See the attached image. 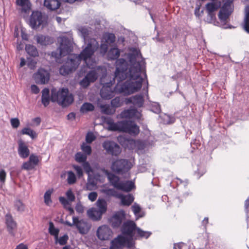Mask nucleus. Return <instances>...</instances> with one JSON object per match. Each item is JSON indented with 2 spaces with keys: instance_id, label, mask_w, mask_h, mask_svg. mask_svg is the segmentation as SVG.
Returning <instances> with one entry per match:
<instances>
[{
  "instance_id": "nucleus-1",
  "label": "nucleus",
  "mask_w": 249,
  "mask_h": 249,
  "mask_svg": "<svg viewBox=\"0 0 249 249\" xmlns=\"http://www.w3.org/2000/svg\"><path fill=\"white\" fill-rule=\"evenodd\" d=\"M120 54V50L117 48H113L108 51L107 57L110 60L117 59L115 62V77L118 82L122 81L126 78L128 79L123 84H117L114 91L124 95H129L138 91L142 88L143 79L141 75L142 65L144 62L143 60H139L141 54L138 52L129 53L128 59L131 66L127 71L128 64L124 58L118 59Z\"/></svg>"
},
{
  "instance_id": "nucleus-2",
  "label": "nucleus",
  "mask_w": 249,
  "mask_h": 249,
  "mask_svg": "<svg viewBox=\"0 0 249 249\" xmlns=\"http://www.w3.org/2000/svg\"><path fill=\"white\" fill-rule=\"evenodd\" d=\"M98 47L99 43L95 39H89L86 47L80 54H73L69 56L66 63L60 68V73L63 75H66L75 71L81 60L85 61L88 68H93L95 65V62L92 61L91 64H89L88 60H90L91 56Z\"/></svg>"
},
{
  "instance_id": "nucleus-3",
  "label": "nucleus",
  "mask_w": 249,
  "mask_h": 249,
  "mask_svg": "<svg viewBox=\"0 0 249 249\" xmlns=\"http://www.w3.org/2000/svg\"><path fill=\"white\" fill-rule=\"evenodd\" d=\"M50 100L53 102H57L63 107H66L73 102L74 98L72 94L69 93L68 89L63 88L58 90L53 89L51 98L50 97H41V102L45 107L49 105Z\"/></svg>"
},
{
  "instance_id": "nucleus-4",
  "label": "nucleus",
  "mask_w": 249,
  "mask_h": 249,
  "mask_svg": "<svg viewBox=\"0 0 249 249\" xmlns=\"http://www.w3.org/2000/svg\"><path fill=\"white\" fill-rule=\"evenodd\" d=\"M108 129L111 131H118L128 133L131 135L136 136L140 132L139 127L131 121H121L115 123L111 118H108L106 121Z\"/></svg>"
},
{
  "instance_id": "nucleus-5",
  "label": "nucleus",
  "mask_w": 249,
  "mask_h": 249,
  "mask_svg": "<svg viewBox=\"0 0 249 249\" xmlns=\"http://www.w3.org/2000/svg\"><path fill=\"white\" fill-rule=\"evenodd\" d=\"M72 44L69 38L62 37L61 38L60 46L57 49L59 53L56 52H53L52 56L55 58H59L70 53L72 51Z\"/></svg>"
},
{
  "instance_id": "nucleus-6",
  "label": "nucleus",
  "mask_w": 249,
  "mask_h": 249,
  "mask_svg": "<svg viewBox=\"0 0 249 249\" xmlns=\"http://www.w3.org/2000/svg\"><path fill=\"white\" fill-rule=\"evenodd\" d=\"M131 167V162L124 159L116 160L112 163L111 165L112 170L114 172L121 175L127 172Z\"/></svg>"
},
{
  "instance_id": "nucleus-7",
  "label": "nucleus",
  "mask_w": 249,
  "mask_h": 249,
  "mask_svg": "<svg viewBox=\"0 0 249 249\" xmlns=\"http://www.w3.org/2000/svg\"><path fill=\"white\" fill-rule=\"evenodd\" d=\"M234 0H225L221 8L218 17L221 21L225 22L233 10V2Z\"/></svg>"
},
{
  "instance_id": "nucleus-8",
  "label": "nucleus",
  "mask_w": 249,
  "mask_h": 249,
  "mask_svg": "<svg viewBox=\"0 0 249 249\" xmlns=\"http://www.w3.org/2000/svg\"><path fill=\"white\" fill-rule=\"evenodd\" d=\"M115 79L117 80L114 77L112 81L103 84L102 88L100 90V95L102 98L105 99H110L114 96V91L112 90L111 86L115 82ZM118 81V80H117ZM120 82H118L117 84H121ZM122 83V84H123Z\"/></svg>"
},
{
  "instance_id": "nucleus-9",
  "label": "nucleus",
  "mask_w": 249,
  "mask_h": 249,
  "mask_svg": "<svg viewBox=\"0 0 249 249\" xmlns=\"http://www.w3.org/2000/svg\"><path fill=\"white\" fill-rule=\"evenodd\" d=\"M126 244L128 248L132 246V241L122 235H119L111 242L110 249H122Z\"/></svg>"
},
{
  "instance_id": "nucleus-10",
  "label": "nucleus",
  "mask_w": 249,
  "mask_h": 249,
  "mask_svg": "<svg viewBox=\"0 0 249 249\" xmlns=\"http://www.w3.org/2000/svg\"><path fill=\"white\" fill-rule=\"evenodd\" d=\"M43 17L40 12L34 11L30 18V25L34 29H37L43 23Z\"/></svg>"
},
{
  "instance_id": "nucleus-11",
  "label": "nucleus",
  "mask_w": 249,
  "mask_h": 249,
  "mask_svg": "<svg viewBox=\"0 0 249 249\" xmlns=\"http://www.w3.org/2000/svg\"><path fill=\"white\" fill-rule=\"evenodd\" d=\"M103 147L107 152L112 155L117 156L121 152L119 145L111 141H106L103 143Z\"/></svg>"
},
{
  "instance_id": "nucleus-12",
  "label": "nucleus",
  "mask_w": 249,
  "mask_h": 249,
  "mask_svg": "<svg viewBox=\"0 0 249 249\" xmlns=\"http://www.w3.org/2000/svg\"><path fill=\"white\" fill-rule=\"evenodd\" d=\"M72 220L79 233L81 234H86L89 231L90 226L88 223L84 219L79 220L77 217L73 216Z\"/></svg>"
},
{
  "instance_id": "nucleus-13",
  "label": "nucleus",
  "mask_w": 249,
  "mask_h": 249,
  "mask_svg": "<svg viewBox=\"0 0 249 249\" xmlns=\"http://www.w3.org/2000/svg\"><path fill=\"white\" fill-rule=\"evenodd\" d=\"M112 233V231L108 226L103 225L98 228L96 235L101 240H107L111 237Z\"/></svg>"
},
{
  "instance_id": "nucleus-14",
  "label": "nucleus",
  "mask_w": 249,
  "mask_h": 249,
  "mask_svg": "<svg viewBox=\"0 0 249 249\" xmlns=\"http://www.w3.org/2000/svg\"><path fill=\"white\" fill-rule=\"evenodd\" d=\"M98 78V74L95 70L89 71L85 77L80 81V86L84 88L88 87L91 83L95 82Z\"/></svg>"
},
{
  "instance_id": "nucleus-15",
  "label": "nucleus",
  "mask_w": 249,
  "mask_h": 249,
  "mask_svg": "<svg viewBox=\"0 0 249 249\" xmlns=\"http://www.w3.org/2000/svg\"><path fill=\"white\" fill-rule=\"evenodd\" d=\"M98 78V74L95 70L89 71L85 77L80 81V86L84 88L88 87L91 83L95 82Z\"/></svg>"
},
{
  "instance_id": "nucleus-16",
  "label": "nucleus",
  "mask_w": 249,
  "mask_h": 249,
  "mask_svg": "<svg viewBox=\"0 0 249 249\" xmlns=\"http://www.w3.org/2000/svg\"><path fill=\"white\" fill-rule=\"evenodd\" d=\"M34 77L36 83L44 84L49 81L50 74L47 71L40 69L34 74Z\"/></svg>"
},
{
  "instance_id": "nucleus-17",
  "label": "nucleus",
  "mask_w": 249,
  "mask_h": 249,
  "mask_svg": "<svg viewBox=\"0 0 249 249\" xmlns=\"http://www.w3.org/2000/svg\"><path fill=\"white\" fill-rule=\"evenodd\" d=\"M136 224L132 221H127L124 222L122 227L121 231L122 233L130 237L133 236V231H136Z\"/></svg>"
},
{
  "instance_id": "nucleus-18",
  "label": "nucleus",
  "mask_w": 249,
  "mask_h": 249,
  "mask_svg": "<svg viewBox=\"0 0 249 249\" xmlns=\"http://www.w3.org/2000/svg\"><path fill=\"white\" fill-rule=\"evenodd\" d=\"M5 223L9 233L11 235L14 236V230L17 229V223L14 220L12 216L9 213H7L5 215Z\"/></svg>"
},
{
  "instance_id": "nucleus-19",
  "label": "nucleus",
  "mask_w": 249,
  "mask_h": 249,
  "mask_svg": "<svg viewBox=\"0 0 249 249\" xmlns=\"http://www.w3.org/2000/svg\"><path fill=\"white\" fill-rule=\"evenodd\" d=\"M18 152L20 157L23 159L27 158L30 154V150L27 145L22 140L18 142Z\"/></svg>"
},
{
  "instance_id": "nucleus-20",
  "label": "nucleus",
  "mask_w": 249,
  "mask_h": 249,
  "mask_svg": "<svg viewBox=\"0 0 249 249\" xmlns=\"http://www.w3.org/2000/svg\"><path fill=\"white\" fill-rule=\"evenodd\" d=\"M144 103V99L143 95L142 94H137L128 98L126 103H131L134 106L140 107L143 106Z\"/></svg>"
},
{
  "instance_id": "nucleus-21",
  "label": "nucleus",
  "mask_w": 249,
  "mask_h": 249,
  "mask_svg": "<svg viewBox=\"0 0 249 249\" xmlns=\"http://www.w3.org/2000/svg\"><path fill=\"white\" fill-rule=\"evenodd\" d=\"M16 3L19 7V10L22 13H27L31 8L30 0H16Z\"/></svg>"
},
{
  "instance_id": "nucleus-22",
  "label": "nucleus",
  "mask_w": 249,
  "mask_h": 249,
  "mask_svg": "<svg viewBox=\"0 0 249 249\" xmlns=\"http://www.w3.org/2000/svg\"><path fill=\"white\" fill-rule=\"evenodd\" d=\"M103 213L96 208H92L87 211L88 216L93 220H100Z\"/></svg>"
},
{
  "instance_id": "nucleus-23",
  "label": "nucleus",
  "mask_w": 249,
  "mask_h": 249,
  "mask_svg": "<svg viewBox=\"0 0 249 249\" xmlns=\"http://www.w3.org/2000/svg\"><path fill=\"white\" fill-rule=\"evenodd\" d=\"M44 6L48 10L54 11L59 8L60 2L59 0H44Z\"/></svg>"
},
{
  "instance_id": "nucleus-24",
  "label": "nucleus",
  "mask_w": 249,
  "mask_h": 249,
  "mask_svg": "<svg viewBox=\"0 0 249 249\" xmlns=\"http://www.w3.org/2000/svg\"><path fill=\"white\" fill-rule=\"evenodd\" d=\"M124 215L121 213H115L110 219L111 225L113 228H117L122 224Z\"/></svg>"
},
{
  "instance_id": "nucleus-25",
  "label": "nucleus",
  "mask_w": 249,
  "mask_h": 249,
  "mask_svg": "<svg viewBox=\"0 0 249 249\" xmlns=\"http://www.w3.org/2000/svg\"><path fill=\"white\" fill-rule=\"evenodd\" d=\"M134 187V183L132 181H121L117 189L128 192L131 191Z\"/></svg>"
},
{
  "instance_id": "nucleus-26",
  "label": "nucleus",
  "mask_w": 249,
  "mask_h": 249,
  "mask_svg": "<svg viewBox=\"0 0 249 249\" xmlns=\"http://www.w3.org/2000/svg\"><path fill=\"white\" fill-rule=\"evenodd\" d=\"M138 110L135 108H130L124 110L119 115L121 118L130 119L135 117L136 115Z\"/></svg>"
},
{
  "instance_id": "nucleus-27",
  "label": "nucleus",
  "mask_w": 249,
  "mask_h": 249,
  "mask_svg": "<svg viewBox=\"0 0 249 249\" xmlns=\"http://www.w3.org/2000/svg\"><path fill=\"white\" fill-rule=\"evenodd\" d=\"M119 198L121 199L122 204L124 206H129L134 201V196L131 195H120Z\"/></svg>"
},
{
  "instance_id": "nucleus-28",
  "label": "nucleus",
  "mask_w": 249,
  "mask_h": 249,
  "mask_svg": "<svg viewBox=\"0 0 249 249\" xmlns=\"http://www.w3.org/2000/svg\"><path fill=\"white\" fill-rule=\"evenodd\" d=\"M37 43L41 45H47L53 43V39L49 36L38 35L36 36Z\"/></svg>"
},
{
  "instance_id": "nucleus-29",
  "label": "nucleus",
  "mask_w": 249,
  "mask_h": 249,
  "mask_svg": "<svg viewBox=\"0 0 249 249\" xmlns=\"http://www.w3.org/2000/svg\"><path fill=\"white\" fill-rule=\"evenodd\" d=\"M220 3L218 2H210L206 5V8L208 11L209 16L212 17L213 13L216 11L220 6Z\"/></svg>"
},
{
  "instance_id": "nucleus-30",
  "label": "nucleus",
  "mask_w": 249,
  "mask_h": 249,
  "mask_svg": "<svg viewBox=\"0 0 249 249\" xmlns=\"http://www.w3.org/2000/svg\"><path fill=\"white\" fill-rule=\"evenodd\" d=\"M131 209L137 219L144 216V212L142 211L141 207L137 203H135L131 207Z\"/></svg>"
},
{
  "instance_id": "nucleus-31",
  "label": "nucleus",
  "mask_w": 249,
  "mask_h": 249,
  "mask_svg": "<svg viewBox=\"0 0 249 249\" xmlns=\"http://www.w3.org/2000/svg\"><path fill=\"white\" fill-rule=\"evenodd\" d=\"M100 108L102 113L107 115L113 114L115 112V109L109 105H101Z\"/></svg>"
},
{
  "instance_id": "nucleus-32",
  "label": "nucleus",
  "mask_w": 249,
  "mask_h": 249,
  "mask_svg": "<svg viewBox=\"0 0 249 249\" xmlns=\"http://www.w3.org/2000/svg\"><path fill=\"white\" fill-rule=\"evenodd\" d=\"M97 209L99 210L102 213H104L107 210V203L104 199H98L96 202Z\"/></svg>"
},
{
  "instance_id": "nucleus-33",
  "label": "nucleus",
  "mask_w": 249,
  "mask_h": 249,
  "mask_svg": "<svg viewBox=\"0 0 249 249\" xmlns=\"http://www.w3.org/2000/svg\"><path fill=\"white\" fill-rule=\"evenodd\" d=\"M108 179L112 185L117 189L121 182L119 178L113 174H110L108 175Z\"/></svg>"
},
{
  "instance_id": "nucleus-34",
  "label": "nucleus",
  "mask_w": 249,
  "mask_h": 249,
  "mask_svg": "<svg viewBox=\"0 0 249 249\" xmlns=\"http://www.w3.org/2000/svg\"><path fill=\"white\" fill-rule=\"evenodd\" d=\"M25 50L31 56L35 57L38 55V52L36 47L32 45H26Z\"/></svg>"
},
{
  "instance_id": "nucleus-35",
  "label": "nucleus",
  "mask_w": 249,
  "mask_h": 249,
  "mask_svg": "<svg viewBox=\"0 0 249 249\" xmlns=\"http://www.w3.org/2000/svg\"><path fill=\"white\" fill-rule=\"evenodd\" d=\"M21 133L23 135H27L29 136L32 139L37 137V134L33 130L28 127H25L21 130Z\"/></svg>"
},
{
  "instance_id": "nucleus-36",
  "label": "nucleus",
  "mask_w": 249,
  "mask_h": 249,
  "mask_svg": "<svg viewBox=\"0 0 249 249\" xmlns=\"http://www.w3.org/2000/svg\"><path fill=\"white\" fill-rule=\"evenodd\" d=\"M123 104V98L120 97H116L111 101V105L115 109L121 107Z\"/></svg>"
},
{
  "instance_id": "nucleus-37",
  "label": "nucleus",
  "mask_w": 249,
  "mask_h": 249,
  "mask_svg": "<svg viewBox=\"0 0 249 249\" xmlns=\"http://www.w3.org/2000/svg\"><path fill=\"white\" fill-rule=\"evenodd\" d=\"M49 232L51 235H53L55 239L56 240L57 239L59 230L54 227L53 223L52 222H49Z\"/></svg>"
},
{
  "instance_id": "nucleus-38",
  "label": "nucleus",
  "mask_w": 249,
  "mask_h": 249,
  "mask_svg": "<svg viewBox=\"0 0 249 249\" xmlns=\"http://www.w3.org/2000/svg\"><path fill=\"white\" fill-rule=\"evenodd\" d=\"M94 109V107L92 104L89 103H85L82 105L80 108V111L84 113L93 111Z\"/></svg>"
},
{
  "instance_id": "nucleus-39",
  "label": "nucleus",
  "mask_w": 249,
  "mask_h": 249,
  "mask_svg": "<svg viewBox=\"0 0 249 249\" xmlns=\"http://www.w3.org/2000/svg\"><path fill=\"white\" fill-rule=\"evenodd\" d=\"M79 32L81 34V36L83 38L84 41H86V37L90 32L89 28L86 27H80L78 29Z\"/></svg>"
},
{
  "instance_id": "nucleus-40",
  "label": "nucleus",
  "mask_w": 249,
  "mask_h": 249,
  "mask_svg": "<svg viewBox=\"0 0 249 249\" xmlns=\"http://www.w3.org/2000/svg\"><path fill=\"white\" fill-rule=\"evenodd\" d=\"M14 207L19 212H23L25 210V205L19 199L16 200L14 202Z\"/></svg>"
},
{
  "instance_id": "nucleus-41",
  "label": "nucleus",
  "mask_w": 249,
  "mask_h": 249,
  "mask_svg": "<svg viewBox=\"0 0 249 249\" xmlns=\"http://www.w3.org/2000/svg\"><path fill=\"white\" fill-rule=\"evenodd\" d=\"M53 193V190H47L44 195V203L48 206H49L52 202L51 200V195Z\"/></svg>"
},
{
  "instance_id": "nucleus-42",
  "label": "nucleus",
  "mask_w": 249,
  "mask_h": 249,
  "mask_svg": "<svg viewBox=\"0 0 249 249\" xmlns=\"http://www.w3.org/2000/svg\"><path fill=\"white\" fill-rule=\"evenodd\" d=\"M104 38L106 42L107 43L110 44L115 42V36L112 33H107L104 35Z\"/></svg>"
},
{
  "instance_id": "nucleus-43",
  "label": "nucleus",
  "mask_w": 249,
  "mask_h": 249,
  "mask_svg": "<svg viewBox=\"0 0 249 249\" xmlns=\"http://www.w3.org/2000/svg\"><path fill=\"white\" fill-rule=\"evenodd\" d=\"M87 156L81 152H78L75 154V159L78 162H84L87 160Z\"/></svg>"
},
{
  "instance_id": "nucleus-44",
  "label": "nucleus",
  "mask_w": 249,
  "mask_h": 249,
  "mask_svg": "<svg viewBox=\"0 0 249 249\" xmlns=\"http://www.w3.org/2000/svg\"><path fill=\"white\" fill-rule=\"evenodd\" d=\"M243 28L245 31L249 34V10L246 12L244 22L243 24Z\"/></svg>"
},
{
  "instance_id": "nucleus-45",
  "label": "nucleus",
  "mask_w": 249,
  "mask_h": 249,
  "mask_svg": "<svg viewBox=\"0 0 249 249\" xmlns=\"http://www.w3.org/2000/svg\"><path fill=\"white\" fill-rule=\"evenodd\" d=\"M136 232L141 237L145 238H148L151 234V232L142 231L139 228L136 229Z\"/></svg>"
},
{
  "instance_id": "nucleus-46",
  "label": "nucleus",
  "mask_w": 249,
  "mask_h": 249,
  "mask_svg": "<svg viewBox=\"0 0 249 249\" xmlns=\"http://www.w3.org/2000/svg\"><path fill=\"white\" fill-rule=\"evenodd\" d=\"M82 166L85 172L88 175L89 177L90 174L93 172V170L89 163L88 162L85 161L83 163Z\"/></svg>"
},
{
  "instance_id": "nucleus-47",
  "label": "nucleus",
  "mask_w": 249,
  "mask_h": 249,
  "mask_svg": "<svg viewBox=\"0 0 249 249\" xmlns=\"http://www.w3.org/2000/svg\"><path fill=\"white\" fill-rule=\"evenodd\" d=\"M68 183L69 184H72L76 181V177L72 171H69L68 173Z\"/></svg>"
},
{
  "instance_id": "nucleus-48",
  "label": "nucleus",
  "mask_w": 249,
  "mask_h": 249,
  "mask_svg": "<svg viewBox=\"0 0 249 249\" xmlns=\"http://www.w3.org/2000/svg\"><path fill=\"white\" fill-rule=\"evenodd\" d=\"M81 149L82 151L85 153V154L87 155H89L91 154V148L90 146L87 145L85 143H83L81 145Z\"/></svg>"
},
{
  "instance_id": "nucleus-49",
  "label": "nucleus",
  "mask_w": 249,
  "mask_h": 249,
  "mask_svg": "<svg viewBox=\"0 0 249 249\" xmlns=\"http://www.w3.org/2000/svg\"><path fill=\"white\" fill-rule=\"evenodd\" d=\"M95 139V136L92 132H88L86 137V142L89 143H91Z\"/></svg>"
},
{
  "instance_id": "nucleus-50",
  "label": "nucleus",
  "mask_w": 249,
  "mask_h": 249,
  "mask_svg": "<svg viewBox=\"0 0 249 249\" xmlns=\"http://www.w3.org/2000/svg\"><path fill=\"white\" fill-rule=\"evenodd\" d=\"M151 110L157 114L160 113L161 111L160 105L156 103L153 104L151 106Z\"/></svg>"
},
{
  "instance_id": "nucleus-51",
  "label": "nucleus",
  "mask_w": 249,
  "mask_h": 249,
  "mask_svg": "<svg viewBox=\"0 0 249 249\" xmlns=\"http://www.w3.org/2000/svg\"><path fill=\"white\" fill-rule=\"evenodd\" d=\"M29 161L33 163L34 166H36L38 164L39 160L36 156L32 154L29 157Z\"/></svg>"
},
{
  "instance_id": "nucleus-52",
  "label": "nucleus",
  "mask_w": 249,
  "mask_h": 249,
  "mask_svg": "<svg viewBox=\"0 0 249 249\" xmlns=\"http://www.w3.org/2000/svg\"><path fill=\"white\" fill-rule=\"evenodd\" d=\"M67 199L71 202L74 201L75 197L71 190H68L66 193Z\"/></svg>"
},
{
  "instance_id": "nucleus-53",
  "label": "nucleus",
  "mask_w": 249,
  "mask_h": 249,
  "mask_svg": "<svg viewBox=\"0 0 249 249\" xmlns=\"http://www.w3.org/2000/svg\"><path fill=\"white\" fill-rule=\"evenodd\" d=\"M164 123L165 124H172L175 122V118L169 115L165 114L163 117Z\"/></svg>"
},
{
  "instance_id": "nucleus-54",
  "label": "nucleus",
  "mask_w": 249,
  "mask_h": 249,
  "mask_svg": "<svg viewBox=\"0 0 249 249\" xmlns=\"http://www.w3.org/2000/svg\"><path fill=\"white\" fill-rule=\"evenodd\" d=\"M96 183L94 180H91L89 178V177L88 178V182L86 185V187L88 190H91L95 186Z\"/></svg>"
},
{
  "instance_id": "nucleus-55",
  "label": "nucleus",
  "mask_w": 249,
  "mask_h": 249,
  "mask_svg": "<svg viewBox=\"0 0 249 249\" xmlns=\"http://www.w3.org/2000/svg\"><path fill=\"white\" fill-rule=\"evenodd\" d=\"M35 167V166H34V164L30 162L29 160L23 163L22 165V168L27 170H32Z\"/></svg>"
},
{
  "instance_id": "nucleus-56",
  "label": "nucleus",
  "mask_w": 249,
  "mask_h": 249,
  "mask_svg": "<svg viewBox=\"0 0 249 249\" xmlns=\"http://www.w3.org/2000/svg\"><path fill=\"white\" fill-rule=\"evenodd\" d=\"M12 126L14 128H18L20 124L19 120L18 118H12L10 121Z\"/></svg>"
},
{
  "instance_id": "nucleus-57",
  "label": "nucleus",
  "mask_w": 249,
  "mask_h": 249,
  "mask_svg": "<svg viewBox=\"0 0 249 249\" xmlns=\"http://www.w3.org/2000/svg\"><path fill=\"white\" fill-rule=\"evenodd\" d=\"M68 236L66 234L60 237L58 240V243L60 245H65L68 240Z\"/></svg>"
},
{
  "instance_id": "nucleus-58",
  "label": "nucleus",
  "mask_w": 249,
  "mask_h": 249,
  "mask_svg": "<svg viewBox=\"0 0 249 249\" xmlns=\"http://www.w3.org/2000/svg\"><path fill=\"white\" fill-rule=\"evenodd\" d=\"M107 49L108 45L107 44H101L100 46V53L102 54V55H104L106 54V53L107 52Z\"/></svg>"
},
{
  "instance_id": "nucleus-59",
  "label": "nucleus",
  "mask_w": 249,
  "mask_h": 249,
  "mask_svg": "<svg viewBox=\"0 0 249 249\" xmlns=\"http://www.w3.org/2000/svg\"><path fill=\"white\" fill-rule=\"evenodd\" d=\"M98 196V194L95 192H92L90 193L88 195V198L89 200H90L91 201L93 202L94 201Z\"/></svg>"
},
{
  "instance_id": "nucleus-60",
  "label": "nucleus",
  "mask_w": 249,
  "mask_h": 249,
  "mask_svg": "<svg viewBox=\"0 0 249 249\" xmlns=\"http://www.w3.org/2000/svg\"><path fill=\"white\" fill-rule=\"evenodd\" d=\"M6 176V173L4 169L0 170V182L4 183Z\"/></svg>"
},
{
  "instance_id": "nucleus-61",
  "label": "nucleus",
  "mask_w": 249,
  "mask_h": 249,
  "mask_svg": "<svg viewBox=\"0 0 249 249\" xmlns=\"http://www.w3.org/2000/svg\"><path fill=\"white\" fill-rule=\"evenodd\" d=\"M75 210L79 213H83L84 212V207L80 202L77 203L75 206Z\"/></svg>"
},
{
  "instance_id": "nucleus-62",
  "label": "nucleus",
  "mask_w": 249,
  "mask_h": 249,
  "mask_svg": "<svg viewBox=\"0 0 249 249\" xmlns=\"http://www.w3.org/2000/svg\"><path fill=\"white\" fill-rule=\"evenodd\" d=\"M74 168L76 172L77 175L80 177L83 175V171L81 167L79 166H74Z\"/></svg>"
},
{
  "instance_id": "nucleus-63",
  "label": "nucleus",
  "mask_w": 249,
  "mask_h": 249,
  "mask_svg": "<svg viewBox=\"0 0 249 249\" xmlns=\"http://www.w3.org/2000/svg\"><path fill=\"white\" fill-rule=\"evenodd\" d=\"M104 193L108 195H111L113 196H116V191L113 189H108L104 190Z\"/></svg>"
},
{
  "instance_id": "nucleus-64",
  "label": "nucleus",
  "mask_w": 249,
  "mask_h": 249,
  "mask_svg": "<svg viewBox=\"0 0 249 249\" xmlns=\"http://www.w3.org/2000/svg\"><path fill=\"white\" fill-rule=\"evenodd\" d=\"M60 202L64 206L69 205V202L68 199L63 196L59 198Z\"/></svg>"
}]
</instances>
